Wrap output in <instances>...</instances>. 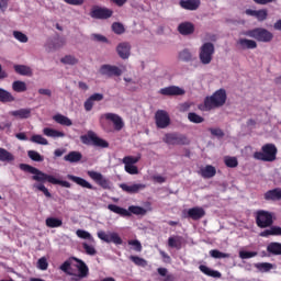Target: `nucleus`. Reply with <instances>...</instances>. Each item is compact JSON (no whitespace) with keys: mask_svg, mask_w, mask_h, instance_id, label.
<instances>
[{"mask_svg":"<svg viewBox=\"0 0 281 281\" xmlns=\"http://www.w3.org/2000/svg\"><path fill=\"white\" fill-rule=\"evenodd\" d=\"M59 269L63 273H66V276H72L74 278H77V280H82L89 276V266H87L82 259H78L77 257L68 258L61 263Z\"/></svg>","mask_w":281,"mask_h":281,"instance_id":"obj_1","label":"nucleus"},{"mask_svg":"<svg viewBox=\"0 0 281 281\" xmlns=\"http://www.w3.org/2000/svg\"><path fill=\"white\" fill-rule=\"evenodd\" d=\"M20 170H23V172H30V175H34L32 176V179L33 181H37L38 183H45V181H47L53 186H61V188H71V183H69L68 181L58 180L54 178V176L47 175L31 165L20 164Z\"/></svg>","mask_w":281,"mask_h":281,"instance_id":"obj_2","label":"nucleus"},{"mask_svg":"<svg viewBox=\"0 0 281 281\" xmlns=\"http://www.w3.org/2000/svg\"><path fill=\"white\" fill-rule=\"evenodd\" d=\"M227 102V91L223 88L216 90L212 95L205 97L204 102L198 105L199 111H213L221 109Z\"/></svg>","mask_w":281,"mask_h":281,"instance_id":"obj_3","label":"nucleus"},{"mask_svg":"<svg viewBox=\"0 0 281 281\" xmlns=\"http://www.w3.org/2000/svg\"><path fill=\"white\" fill-rule=\"evenodd\" d=\"M252 157L258 161H276L278 157V147H276V144L273 143L265 144L261 147V151H255Z\"/></svg>","mask_w":281,"mask_h":281,"instance_id":"obj_4","label":"nucleus"},{"mask_svg":"<svg viewBox=\"0 0 281 281\" xmlns=\"http://www.w3.org/2000/svg\"><path fill=\"white\" fill-rule=\"evenodd\" d=\"M108 210H110V212H113L114 214H119L120 216L124 217L131 216V214H135L136 216H144L146 214V209L135 205H132L128 207V210H126L115 204H109Z\"/></svg>","mask_w":281,"mask_h":281,"instance_id":"obj_5","label":"nucleus"},{"mask_svg":"<svg viewBox=\"0 0 281 281\" xmlns=\"http://www.w3.org/2000/svg\"><path fill=\"white\" fill-rule=\"evenodd\" d=\"M162 142L167 146H189L190 138L179 132H171L164 135Z\"/></svg>","mask_w":281,"mask_h":281,"instance_id":"obj_6","label":"nucleus"},{"mask_svg":"<svg viewBox=\"0 0 281 281\" xmlns=\"http://www.w3.org/2000/svg\"><path fill=\"white\" fill-rule=\"evenodd\" d=\"M244 36L255 38V41H258L259 43H271L273 41V33L262 27L248 30L244 33Z\"/></svg>","mask_w":281,"mask_h":281,"instance_id":"obj_7","label":"nucleus"},{"mask_svg":"<svg viewBox=\"0 0 281 281\" xmlns=\"http://www.w3.org/2000/svg\"><path fill=\"white\" fill-rule=\"evenodd\" d=\"M82 144L86 146H95L97 148H109V142L100 138L93 131H89L88 134L80 136Z\"/></svg>","mask_w":281,"mask_h":281,"instance_id":"obj_8","label":"nucleus"},{"mask_svg":"<svg viewBox=\"0 0 281 281\" xmlns=\"http://www.w3.org/2000/svg\"><path fill=\"white\" fill-rule=\"evenodd\" d=\"M256 225L260 229H267L273 225V213L265 210H259L256 212L255 216Z\"/></svg>","mask_w":281,"mask_h":281,"instance_id":"obj_9","label":"nucleus"},{"mask_svg":"<svg viewBox=\"0 0 281 281\" xmlns=\"http://www.w3.org/2000/svg\"><path fill=\"white\" fill-rule=\"evenodd\" d=\"M214 52L215 48L212 42H206L200 47L199 58L202 65H210L212 63Z\"/></svg>","mask_w":281,"mask_h":281,"instance_id":"obj_10","label":"nucleus"},{"mask_svg":"<svg viewBox=\"0 0 281 281\" xmlns=\"http://www.w3.org/2000/svg\"><path fill=\"white\" fill-rule=\"evenodd\" d=\"M139 159H142V156H125L122 160L124 164V169L127 175H139V169L135 164H138Z\"/></svg>","mask_w":281,"mask_h":281,"instance_id":"obj_11","label":"nucleus"},{"mask_svg":"<svg viewBox=\"0 0 281 281\" xmlns=\"http://www.w3.org/2000/svg\"><path fill=\"white\" fill-rule=\"evenodd\" d=\"M90 16L91 19H98V20L104 21L113 16V10L109 8L94 5L90 11Z\"/></svg>","mask_w":281,"mask_h":281,"instance_id":"obj_12","label":"nucleus"},{"mask_svg":"<svg viewBox=\"0 0 281 281\" xmlns=\"http://www.w3.org/2000/svg\"><path fill=\"white\" fill-rule=\"evenodd\" d=\"M87 175L97 186H100V188L103 190H111V180L103 177L101 172L88 171Z\"/></svg>","mask_w":281,"mask_h":281,"instance_id":"obj_13","label":"nucleus"},{"mask_svg":"<svg viewBox=\"0 0 281 281\" xmlns=\"http://www.w3.org/2000/svg\"><path fill=\"white\" fill-rule=\"evenodd\" d=\"M97 236L100 240H103V243L108 244L113 243L114 245H122V243H124V240H122V237H120V235L115 232L106 233L104 231H99L97 233Z\"/></svg>","mask_w":281,"mask_h":281,"instance_id":"obj_14","label":"nucleus"},{"mask_svg":"<svg viewBox=\"0 0 281 281\" xmlns=\"http://www.w3.org/2000/svg\"><path fill=\"white\" fill-rule=\"evenodd\" d=\"M155 122L157 128H168L170 126V115L166 110H158L155 114Z\"/></svg>","mask_w":281,"mask_h":281,"instance_id":"obj_15","label":"nucleus"},{"mask_svg":"<svg viewBox=\"0 0 281 281\" xmlns=\"http://www.w3.org/2000/svg\"><path fill=\"white\" fill-rule=\"evenodd\" d=\"M103 117L113 123L114 131H122V128H124V120H122V116L115 113H105Z\"/></svg>","mask_w":281,"mask_h":281,"instance_id":"obj_16","label":"nucleus"},{"mask_svg":"<svg viewBox=\"0 0 281 281\" xmlns=\"http://www.w3.org/2000/svg\"><path fill=\"white\" fill-rule=\"evenodd\" d=\"M99 71L101 76H108L109 78L113 76H122V69H120L117 66H112L106 64L102 65Z\"/></svg>","mask_w":281,"mask_h":281,"instance_id":"obj_17","label":"nucleus"},{"mask_svg":"<svg viewBox=\"0 0 281 281\" xmlns=\"http://www.w3.org/2000/svg\"><path fill=\"white\" fill-rule=\"evenodd\" d=\"M203 216H205V209L195 206L187 211L186 218H191V221H201Z\"/></svg>","mask_w":281,"mask_h":281,"instance_id":"obj_18","label":"nucleus"},{"mask_svg":"<svg viewBox=\"0 0 281 281\" xmlns=\"http://www.w3.org/2000/svg\"><path fill=\"white\" fill-rule=\"evenodd\" d=\"M160 95H186V90L179 88V86H169L159 90Z\"/></svg>","mask_w":281,"mask_h":281,"instance_id":"obj_19","label":"nucleus"},{"mask_svg":"<svg viewBox=\"0 0 281 281\" xmlns=\"http://www.w3.org/2000/svg\"><path fill=\"white\" fill-rule=\"evenodd\" d=\"M119 188H121V190H123V192H126L127 194H137L139 190L146 189V184L136 183L128 186L126 183H121L119 184Z\"/></svg>","mask_w":281,"mask_h":281,"instance_id":"obj_20","label":"nucleus"},{"mask_svg":"<svg viewBox=\"0 0 281 281\" xmlns=\"http://www.w3.org/2000/svg\"><path fill=\"white\" fill-rule=\"evenodd\" d=\"M116 52L120 58H122L123 60L128 59L131 56V43H127V42L120 43L116 47Z\"/></svg>","mask_w":281,"mask_h":281,"instance_id":"obj_21","label":"nucleus"},{"mask_svg":"<svg viewBox=\"0 0 281 281\" xmlns=\"http://www.w3.org/2000/svg\"><path fill=\"white\" fill-rule=\"evenodd\" d=\"M245 13L248 16H256L257 21H260V22L267 21V16H269V12L267 11V9H260V10L247 9Z\"/></svg>","mask_w":281,"mask_h":281,"instance_id":"obj_22","label":"nucleus"},{"mask_svg":"<svg viewBox=\"0 0 281 281\" xmlns=\"http://www.w3.org/2000/svg\"><path fill=\"white\" fill-rule=\"evenodd\" d=\"M104 100V94L93 93L85 102L83 106L86 111H92L94 102H102Z\"/></svg>","mask_w":281,"mask_h":281,"instance_id":"obj_23","label":"nucleus"},{"mask_svg":"<svg viewBox=\"0 0 281 281\" xmlns=\"http://www.w3.org/2000/svg\"><path fill=\"white\" fill-rule=\"evenodd\" d=\"M67 179H69V181H74V183H77V186H80L81 188H87L88 190H95V187H93L85 178H80L74 175H67Z\"/></svg>","mask_w":281,"mask_h":281,"instance_id":"obj_24","label":"nucleus"},{"mask_svg":"<svg viewBox=\"0 0 281 281\" xmlns=\"http://www.w3.org/2000/svg\"><path fill=\"white\" fill-rule=\"evenodd\" d=\"M9 115H12V117H18L19 120H30V117H32V109L25 108V109L14 110L9 112Z\"/></svg>","mask_w":281,"mask_h":281,"instance_id":"obj_25","label":"nucleus"},{"mask_svg":"<svg viewBox=\"0 0 281 281\" xmlns=\"http://www.w3.org/2000/svg\"><path fill=\"white\" fill-rule=\"evenodd\" d=\"M178 32L182 36H190V34H194V24L192 22H182L178 26Z\"/></svg>","mask_w":281,"mask_h":281,"instance_id":"obj_26","label":"nucleus"},{"mask_svg":"<svg viewBox=\"0 0 281 281\" xmlns=\"http://www.w3.org/2000/svg\"><path fill=\"white\" fill-rule=\"evenodd\" d=\"M179 5L183 10H199V7L201 5V0H180Z\"/></svg>","mask_w":281,"mask_h":281,"instance_id":"obj_27","label":"nucleus"},{"mask_svg":"<svg viewBox=\"0 0 281 281\" xmlns=\"http://www.w3.org/2000/svg\"><path fill=\"white\" fill-rule=\"evenodd\" d=\"M265 201H281V189L276 188L263 194Z\"/></svg>","mask_w":281,"mask_h":281,"instance_id":"obj_28","label":"nucleus"},{"mask_svg":"<svg viewBox=\"0 0 281 281\" xmlns=\"http://www.w3.org/2000/svg\"><path fill=\"white\" fill-rule=\"evenodd\" d=\"M237 45H239L240 49H256V47H258L256 41L247 38H239Z\"/></svg>","mask_w":281,"mask_h":281,"instance_id":"obj_29","label":"nucleus"},{"mask_svg":"<svg viewBox=\"0 0 281 281\" xmlns=\"http://www.w3.org/2000/svg\"><path fill=\"white\" fill-rule=\"evenodd\" d=\"M259 236H261V238H269V236H281V227L272 225L269 229L261 232Z\"/></svg>","mask_w":281,"mask_h":281,"instance_id":"obj_30","label":"nucleus"},{"mask_svg":"<svg viewBox=\"0 0 281 281\" xmlns=\"http://www.w3.org/2000/svg\"><path fill=\"white\" fill-rule=\"evenodd\" d=\"M168 247L171 249H181L183 247V238L181 236H175L168 238Z\"/></svg>","mask_w":281,"mask_h":281,"instance_id":"obj_31","label":"nucleus"},{"mask_svg":"<svg viewBox=\"0 0 281 281\" xmlns=\"http://www.w3.org/2000/svg\"><path fill=\"white\" fill-rule=\"evenodd\" d=\"M16 98H14L13 94H11L10 91L0 88V102H2V104H8L9 102H15Z\"/></svg>","mask_w":281,"mask_h":281,"instance_id":"obj_32","label":"nucleus"},{"mask_svg":"<svg viewBox=\"0 0 281 281\" xmlns=\"http://www.w3.org/2000/svg\"><path fill=\"white\" fill-rule=\"evenodd\" d=\"M267 251L271 256H281V243H279V241H271L267 246Z\"/></svg>","mask_w":281,"mask_h":281,"instance_id":"obj_33","label":"nucleus"},{"mask_svg":"<svg viewBox=\"0 0 281 281\" xmlns=\"http://www.w3.org/2000/svg\"><path fill=\"white\" fill-rule=\"evenodd\" d=\"M64 160L69 161V164H78V161L82 160V154L80 151H70L64 157Z\"/></svg>","mask_w":281,"mask_h":281,"instance_id":"obj_34","label":"nucleus"},{"mask_svg":"<svg viewBox=\"0 0 281 281\" xmlns=\"http://www.w3.org/2000/svg\"><path fill=\"white\" fill-rule=\"evenodd\" d=\"M199 269L204 276H209V278H221V272L217 270H212L205 265H200Z\"/></svg>","mask_w":281,"mask_h":281,"instance_id":"obj_35","label":"nucleus"},{"mask_svg":"<svg viewBox=\"0 0 281 281\" xmlns=\"http://www.w3.org/2000/svg\"><path fill=\"white\" fill-rule=\"evenodd\" d=\"M201 177H203V179L216 177V168L212 165H207L205 168L201 169Z\"/></svg>","mask_w":281,"mask_h":281,"instance_id":"obj_36","label":"nucleus"},{"mask_svg":"<svg viewBox=\"0 0 281 281\" xmlns=\"http://www.w3.org/2000/svg\"><path fill=\"white\" fill-rule=\"evenodd\" d=\"M53 120L57 123L60 124L61 126H72L74 122L71 119L63 115V114H56L53 116Z\"/></svg>","mask_w":281,"mask_h":281,"instance_id":"obj_37","label":"nucleus"},{"mask_svg":"<svg viewBox=\"0 0 281 281\" xmlns=\"http://www.w3.org/2000/svg\"><path fill=\"white\" fill-rule=\"evenodd\" d=\"M13 69L20 76H32V68L26 65H14Z\"/></svg>","mask_w":281,"mask_h":281,"instance_id":"obj_38","label":"nucleus"},{"mask_svg":"<svg viewBox=\"0 0 281 281\" xmlns=\"http://www.w3.org/2000/svg\"><path fill=\"white\" fill-rule=\"evenodd\" d=\"M179 60H182V63H192V60H196V57L192 55L190 49L184 48L179 53Z\"/></svg>","mask_w":281,"mask_h":281,"instance_id":"obj_39","label":"nucleus"},{"mask_svg":"<svg viewBox=\"0 0 281 281\" xmlns=\"http://www.w3.org/2000/svg\"><path fill=\"white\" fill-rule=\"evenodd\" d=\"M12 90L15 91V93H25V91H27V83L21 80L13 81Z\"/></svg>","mask_w":281,"mask_h":281,"instance_id":"obj_40","label":"nucleus"},{"mask_svg":"<svg viewBox=\"0 0 281 281\" xmlns=\"http://www.w3.org/2000/svg\"><path fill=\"white\" fill-rule=\"evenodd\" d=\"M44 135H46V137H65V134L58 130H54V128H49V127H45L43 130Z\"/></svg>","mask_w":281,"mask_h":281,"instance_id":"obj_41","label":"nucleus"},{"mask_svg":"<svg viewBox=\"0 0 281 281\" xmlns=\"http://www.w3.org/2000/svg\"><path fill=\"white\" fill-rule=\"evenodd\" d=\"M46 226L50 227L52 229L56 227H61L63 226V220L57 218V217H47L46 218Z\"/></svg>","mask_w":281,"mask_h":281,"instance_id":"obj_42","label":"nucleus"},{"mask_svg":"<svg viewBox=\"0 0 281 281\" xmlns=\"http://www.w3.org/2000/svg\"><path fill=\"white\" fill-rule=\"evenodd\" d=\"M188 120L192 124H203V122H205V119L203 116L196 114L195 112H189Z\"/></svg>","mask_w":281,"mask_h":281,"instance_id":"obj_43","label":"nucleus"},{"mask_svg":"<svg viewBox=\"0 0 281 281\" xmlns=\"http://www.w3.org/2000/svg\"><path fill=\"white\" fill-rule=\"evenodd\" d=\"M0 161H14V155L5 148L0 147Z\"/></svg>","mask_w":281,"mask_h":281,"instance_id":"obj_44","label":"nucleus"},{"mask_svg":"<svg viewBox=\"0 0 281 281\" xmlns=\"http://www.w3.org/2000/svg\"><path fill=\"white\" fill-rule=\"evenodd\" d=\"M256 269H258V271H261L262 273H268V271H271V269H273V263H269V262H259V263H255Z\"/></svg>","mask_w":281,"mask_h":281,"instance_id":"obj_45","label":"nucleus"},{"mask_svg":"<svg viewBox=\"0 0 281 281\" xmlns=\"http://www.w3.org/2000/svg\"><path fill=\"white\" fill-rule=\"evenodd\" d=\"M76 234H77L78 238H82L83 240H90V243H94L95 241L93 236L90 235V233L87 232V231L77 229Z\"/></svg>","mask_w":281,"mask_h":281,"instance_id":"obj_46","label":"nucleus"},{"mask_svg":"<svg viewBox=\"0 0 281 281\" xmlns=\"http://www.w3.org/2000/svg\"><path fill=\"white\" fill-rule=\"evenodd\" d=\"M31 142H33V144H40L41 146H47V144H49L45 137L38 134L33 135Z\"/></svg>","mask_w":281,"mask_h":281,"instance_id":"obj_47","label":"nucleus"},{"mask_svg":"<svg viewBox=\"0 0 281 281\" xmlns=\"http://www.w3.org/2000/svg\"><path fill=\"white\" fill-rule=\"evenodd\" d=\"M60 63H63V65H78V58L74 55H66L60 59Z\"/></svg>","mask_w":281,"mask_h":281,"instance_id":"obj_48","label":"nucleus"},{"mask_svg":"<svg viewBox=\"0 0 281 281\" xmlns=\"http://www.w3.org/2000/svg\"><path fill=\"white\" fill-rule=\"evenodd\" d=\"M211 258L221 259V258H229L231 255L227 252H221L218 249H212L210 250Z\"/></svg>","mask_w":281,"mask_h":281,"instance_id":"obj_49","label":"nucleus"},{"mask_svg":"<svg viewBox=\"0 0 281 281\" xmlns=\"http://www.w3.org/2000/svg\"><path fill=\"white\" fill-rule=\"evenodd\" d=\"M256 256H258V251H239V258H241V260H249V258H256Z\"/></svg>","mask_w":281,"mask_h":281,"instance_id":"obj_50","label":"nucleus"},{"mask_svg":"<svg viewBox=\"0 0 281 281\" xmlns=\"http://www.w3.org/2000/svg\"><path fill=\"white\" fill-rule=\"evenodd\" d=\"M27 156L32 159V161H45V157L40 155L36 150H29Z\"/></svg>","mask_w":281,"mask_h":281,"instance_id":"obj_51","label":"nucleus"},{"mask_svg":"<svg viewBox=\"0 0 281 281\" xmlns=\"http://www.w3.org/2000/svg\"><path fill=\"white\" fill-rule=\"evenodd\" d=\"M130 260L132 262H134V265H136L137 267H146V265H148V262L146 261V259L137 257V256H131Z\"/></svg>","mask_w":281,"mask_h":281,"instance_id":"obj_52","label":"nucleus"},{"mask_svg":"<svg viewBox=\"0 0 281 281\" xmlns=\"http://www.w3.org/2000/svg\"><path fill=\"white\" fill-rule=\"evenodd\" d=\"M224 164L227 168H238V159L236 157L225 158Z\"/></svg>","mask_w":281,"mask_h":281,"instance_id":"obj_53","label":"nucleus"},{"mask_svg":"<svg viewBox=\"0 0 281 281\" xmlns=\"http://www.w3.org/2000/svg\"><path fill=\"white\" fill-rule=\"evenodd\" d=\"M127 245H130L131 247H133L134 251H137L138 254L142 251L143 247H142V243L138 239H130L127 241Z\"/></svg>","mask_w":281,"mask_h":281,"instance_id":"obj_54","label":"nucleus"},{"mask_svg":"<svg viewBox=\"0 0 281 281\" xmlns=\"http://www.w3.org/2000/svg\"><path fill=\"white\" fill-rule=\"evenodd\" d=\"M49 267V263L47 262V258L42 257L37 260V269H40L41 271H47Z\"/></svg>","mask_w":281,"mask_h":281,"instance_id":"obj_55","label":"nucleus"},{"mask_svg":"<svg viewBox=\"0 0 281 281\" xmlns=\"http://www.w3.org/2000/svg\"><path fill=\"white\" fill-rule=\"evenodd\" d=\"M112 32H114V34H124L125 32L124 24L120 22H114L112 24Z\"/></svg>","mask_w":281,"mask_h":281,"instance_id":"obj_56","label":"nucleus"},{"mask_svg":"<svg viewBox=\"0 0 281 281\" xmlns=\"http://www.w3.org/2000/svg\"><path fill=\"white\" fill-rule=\"evenodd\" d=\"M13 36H14V38H16V41H19L20 43H27V41H29L27 35H25V33L20 32V31H14V32H13Z\"/></svg>","mask_w":281,"mask_h":281,"instance_id":"obj_57","label":"nucleus"},{"mask_svg":"<svg viewBox=\"0 0 281 281\" xmlns=\"http://www.w3.org/2000/svg\"><path fill=\"white\" fill-rule=\"evenodd\" d=\"M82 248L85 249L87 256H95V254H98V250H95V247H93L87 243L82 244Z\"/></svg>","mask_w":281,"mask_h":281,"instance_id":"obj_58","label":"nucleus"},{"mask_svg":"<svg viewBox=\"0 0 281 281\" xmlns=\"http://www.w3.org/2000/svg\"><path fill=\"white\" fill-rule=\"evenodd\" d=\"M36 190H40V192H43V194L45 196H47V199H52V193L49 192L48 189L45 188V184L40 183L37 186H35Z\"/></svg>","mask_w":281,"mask_h":281,"instance_id":"obj_59","label":"nucleus"},{"mask_svg":"<svg viewBox=\"0 0 281 281\" xmlns=\"http://www.w3.org/2000/svg\"><path fill=\"white\" fill-rule=\"evenodd\" d=\"M159 276H161V278H166V281H169L172 279L171 274H168V269L166 268H158L157 269Z\"/></svg>","mask_w":281,"mask_h":281,"instance_id":"obj_60","label":"nucleus"},{"mask_svg":"<svg viewBox=\"0 0 281 281\" xmlns=\"http://www.w3.org/2000/svg\"><path fill=\"white\" fill-rule=\"evenodd\" d=\"M210 133L214 137H225V132L221 128H210Z\"/></svg>","mask_w":281,"mask_h":281,"instance_id":"obj_61","label":"nucleus"},{"mask_svg":"<svg viewBox=\"0 0 281 281\" xmlns=\"http://www.w3.org/2000/svg\"><path fill=\"white\" fill-rule=\"evenodd\" d=\"M65 38H63V37H58V38H56L55 41H54V47H55V49H58V48H60V47H63L64 45H65Z\"/></svg>","mask_w":281,"mask_h":281,"instance_id":"obj_62","label":"nucleus"},{"mask_svg":"<svg viewBox=\"0 0 281 281\" xmlns=\"http://www.w3.org/2000/svg\"><path fill=\"white\" fill-rule=\"evenodd\" d=\"M93 41H97L98 43H108L109 40L104 35L100 34H93L92 35Z\"/></svg>","mask_w":281,"mask_h":281,"instance_id":"obj_63","label":"nucleus"},{"mask_svg":"<svg viewBox=\"0 0 281 281\" xmlns=\"http://www.w3.org/2000/svg\"><path fill=\"white\" fill-rule=\"evenodd\" d=\"M159 254H160L164 262H167L168 265H170V262H172V258H170L166 251L160 250Z\"/></svg>","mask_w":281,"mask_h":281,"instance_id":"obj_64","label":"nucleus"}]
</instances>
